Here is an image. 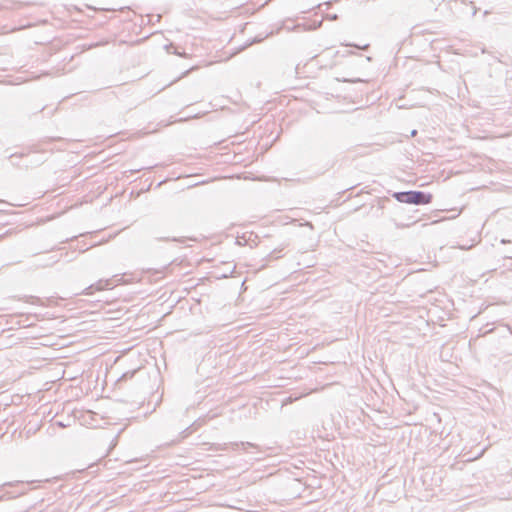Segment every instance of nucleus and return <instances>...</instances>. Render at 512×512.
I'll list each match as a JSON object with an SVG mask.
<instances>
[{
    "mask_svg": "<svg viewBox=\"0 0 512 512\" xmlns=\"http://www.w3.org/2000/svg\"><path fill=\"white\" fill-rule=\"evenodd\" d=\"M237 451L241 449L244 452H249V449L258 450V446L251 442H231V443H214L211 445L210 450L217 451H228V450Z\"/></svg>",
    "mask_w": 512,
    "mask_h": 512,
    "instance_id": "nucleus-1",
    "label": "nucleus"
},
{
    "mask_svg": "<svg viewBox=\"0 0 512 512\" xmlns=\"http://www.w3.org/2000/svg\"><path fill=\"white\" fill-rule=\"evenodd\" d=\"M432 194L424 191L409 190L407 191L406 204L426 205L431 203Z\"/></svg>",
    "mask_w": 512,
    "mask_h": 512,
    "instance_id": "nucleus-2",
    "label": "nucleus"
},
{
    "mask_svg": "<svg viewBox=\"0 0 512 512\" xmlns=\"http://www.w3.org/2000/svg\"><path fill=\"white\" fill-rule=\"evenodd\" d=\"M107 285H109L108 280H99L96 284H91L90 286L85 288L83 293L85 295H91L94 290H103Z\"/></svg>",
    "mask_w": 512,
    "mask_h": 512,
    "instance_id": "nucleus-3",
    "label": "nucleus"
},
{
    "mask_svg": "<svg viewBox=\"0 0 512 512\" xmlns=\"http://www.w3.org/2000/svg\"><path fill=\"white\" fill-rule=\"evenodd\" d=\"M392 197L400 203H405L407 191L393 192Z\"/></svg>",
    "mask_w": 512,
    "mask_h": 512,
    "instance_id": "nucleus-4",
    "label": "nucleus"
},
{
    "mask_svg": "<svg viewBox=\"0 0 512 512\" xmlns=\"http://www.w3.org/2000/svg\"><path fill=\"white\" fill-rule=\"evenodd\" d=\"M194 425L195 424H192L191 426L187 427L180 433L182 439L188 437L193 432L192 428L194 427Z\"/></svg>",
    "mask_w": 512,
    "mask_h": 512,
    "instance_id": "nucleus-5",
    "label": "nucleus"
},
{
    "mask_svg": "<svg viewBox=\"0 0 512 512\" xmlns=\"http://www.w3.org/2000/svg\"><path fill=\"white\" fill-rule=\"evenodd\" d=\"M23 299L25 302L32 303V304L40 302V299L35 296H25Z\"/></svg>",
    "mask_w": 512,
    "mask_h": 512,
    "instance_id": "nucleus-6",
    "label": "nucleus"
},
{
    "mask_svg": "<svg viewBox=\"0 0 512 512\" xmlns=\"http://www.w3.org/2000/svg\"><path fill=\"white\" fill-rule=\"evenodd\" d=\"M22 494H24L23 491H17V492H7L5 495H7L8 498H15Z\"/></svg>",
    "mask_w": 512,
    "mask_h": 512,
    "instance_id": "nucleus-7",
    "label": "nucleus"
},
{
    "mask_svg": "<svg viewBox=\"0 0 512 512\" xmlns=\"http://www.w3.org/2000/svg\"><path fill=\"white\" fill-rule=\"evenodd\" d=\"M277 252H278V250H277V249L273 250V251L268 255V258H269V259H277V258H279V256L277 255Z\"/></svg>",
    "mask_w": 512,
    "mask_h": 512,
    "instance_id": "nucleus-8",
    "label": "nucleus"
},
{
    "mask_svg": "<svg viewBox=\"0 0 512 512\" xmlns=\"http://www.w3.org/2000/svg\"><path fill=\"white\" fill-rule=\"evenodd\" d=\"M159 240H163V241H178L177 238H169V237H167V238H160Z\"/></svg>",
    "mask_w": 512,
    "mask_h": 512,
    "instance_id": "nucleus-9",
    "label": "nucleus"
},
{
    "mask_svg": "<svg viewBox=\"0 0 512 512\" xmlns=\"http://www.w3.org/2000/svg\"><path fill=\"white\" fill-rule=\"evenodd\" d=\"M344 82H352V83H355V82H362L361 79L357 78V79H354V80H347V79H344L343 80Z\"/></svg>",
    "mask_w": 512,
    "mask_h": 512,
    "instance_id": "nucleus-10",
    "label": "nucleus"
},
{
    "mask_svg": "<svg viewBox=\"0 0 512 512\" xmlns=\"http://www.w3.org/2000/svg\"><path fill=\"white\" fill-rule=\"evenodd\" d=\"M15 484L13 482H6V483H3L1 486L2 487H6V486H9V487H13Z\"/></svg>",
    "mask_w": 512,
    "mask_h": 512,
    "instance_id": "nucleus-11",
    "label": "nucleus"
},
{
    "mask_svg": "<svg viewBox=\"0 0 512 512\" xmlns=\"http://www.w3.org/2000/svg\"><path fill=\"white\" fill-rule=\"evenodd\" d=\"M338 17L336 14H333V15H329V19L331 20H336Z\"/></svg>",
    "mask_w": 512,
    "mask_h": 512,
    "instance_id": "nucleus-12",
    "label": "nucleus"
},
{
    "mask_svg": "<svg viewBox=\"0 0 512 512\" xmlns=\"http://www.w3.org/2000/svg\"><path fill=\"white\" fill-rule=\"evenodd\" d=\"M354 46L365 50V49H367V48H368V46H369V45H367V44H366V45H364L363 47H359V46H356V45H354Z\"/></svg>",
    "mask_w": 512,
    "mask_h": 512,
    "instance_id": "nucleus-13",
    "label": "nucleus"
},
{
    "mask_svg": "<svg viewBox=\"0 0 512 512\" xmlns=\"http://www.w3.org/2000/svg\"><path fill=\"white\" fill-rule=\"evenodd\" d=\"M417 134V130H412L411 131V136H415Z\"/></svg>",
    "mask_w": 512,
    "mask_h": 512,
    "instance_id": "nucleus-14",
    "label": "nucleus"
},
{
    "mask_svg": "<svg viewBox=\"0 0 512 512\" xmlns=\"http://www.w3.org/2000/svg\"><path fill=\"white\" fill-rule=\"evenodd\" d=\"M472 246H473V244H472V245H470L469 247H466V246H460V248H461V249H469V248H470V247H472Z\"/></svg>",
    "mask_w": 512,
    "mask_h": 512,
    "instance_id": "nucleus-15",
    "label": "nucleus"
},
{
    "mask_svg": "<svg viewBox=\"0 0 512 512\" xmlns=\"http://www.w3.org/2000/svg\"><path fill=\"white\" fill-rule=\"evenodd\" d=\"M476 13H477V9H476V7H474L472 15L474 16Z\"/></svg>",
    "mask_w": 512,
    "mask_h": 512,
    "instance_id": "nucleus-16",
    "label": "nucleus"
},
{
    "mask_svg": "<svg viewBox=\"0 0 512 512\" xmlns=\"http://www.w3.org/2000/svg\"><path fill=\"white\" fill-rule=\"evenodd\" d=\"M3 497H4V496H1V497H0V500H2V499H3Z\"/></svg>",
    "mask_w": 512,
    "mask_h": 512,
    "instance_id": "nucleus-17",
    "label": "nucleus"
}]
</instances>
